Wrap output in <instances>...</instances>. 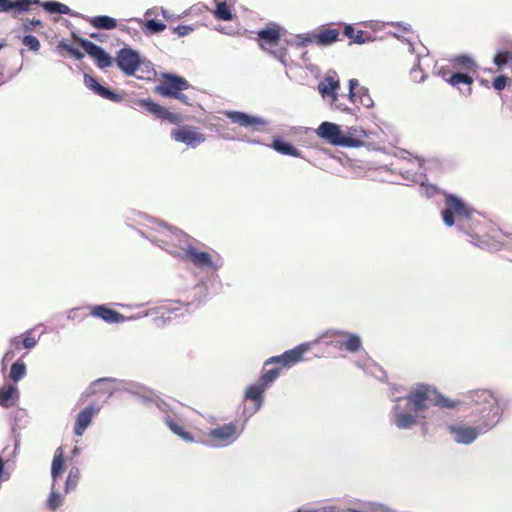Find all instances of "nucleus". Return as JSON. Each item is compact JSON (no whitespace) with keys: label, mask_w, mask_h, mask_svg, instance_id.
<instances>
[{"label":"nucleus","mask_w":512,"mask_h":512,"mask_svg":"<svg viewBox=\"0 0 512 512\" xmlns=\"http://www.w3.org/2000/svg\"><path fill=\"white\" fill-rule=\"evenodd\" d=\"M79 479H80V470L77 467H72L69 470V474H68V477L66 480V487H65L66 492H69L70 490L74 489L77 486Z\"/></svg>","instance_id":"40"},{"label":"nucleus","mask_w":512,"mask_h":512,"mask_svg":"<svg viewBox=\"0 0 512 512\" xmlns=\"http://www.w3.org/2000/svg\"><path fill=\"white\" fill-rule=\"evenodd\" d=\"M57 48L58 50L60 51H65L67 52L68 54H70V51L73 50L74 47H72L67 40L65 39H62L58 45H57Z\"/></svg>","instance_id":"50"},{"label":"nucleus","mask_w":512,"mask_h":512,"mask_svg":"<svg viewBox=\"0 0 512 512\" xmlns=\"http://www.w3.org/2000/svg\"><path fill=\"white\" fill-rule=\"evenodd\" d=\"M90 314L94 317L102 319L107 323H120L125 319L121 313L105 305H96L91 307Z\"/></svg>","instance_id":"20"},{"label":"nucleus","mask_w":512,"mask_h":512,"mask_svg":"<svg viewBox=\"0 0 512 512\" xmlns=\"http://www.w3.org/2000/svg\"><path fill=\"white\" fill-rule=\"evenodd\" d=\"M192 30L193 28L191 26L179 25L173 29V32L181 37L188 35Z\"/></svg>","instance_id":"47"},{"label":"nucleus","mask_w":512,"mask_h":512,"mask_svg":"<svg viewBox=\"0 0 512 512\" xmlns=\"http://www.w3.org/2000/svg\"><path fill=\"white\" fill-rule=\"evenodd\" d=\"M271 146L280 154L289 155L293 157H302L301 152L297 148H295L289 142L282 140L281 138H275Z\"/></svg>","instance_id":"32"},{"label":"nucleus","mask_w":512,"mask_h":512,"mask_svg":"<svg viewBox=\"0 0 512 512\" xmlns=\"http://www.w3.org/2000/svg\"><path fill=\"white\" fill-rule=\"evenodd\" d=\"M116 63L126 75L132 76L141 64L140 55L131 48L125 47L117 52Z\"/></svg>","instance_id":"11"},{"label":"nucleus","mask_w":512,"mask_h":512,"mask_svg":"<svg viewBox=\"0 0 512 512\" xmlns=\"http://www.w3.org/2000/svg\"><path fill=\"white\" fill-rule=\"evenodd\" d=\"M171 137L181 143L191 147H197L205 141V135L193 126L184 125L172 130Z\"/></svg>","instance_id":"12"},{"label":"nucleus","mask_w":512,"mask_h":512,"mask_svg":"<svg viewBox=\"0 0 512 512\" xmlns=\"http://www.w3.org/2000/svg\"><path fill=\"white\" fill-rule=\"evenodd\" d=\"M10 345H11L12 349L8 350L4 354L3 359H2L3 364H5L8 361H11L14 358L15 351H19V350H21V348H23L21 335L10 339Z\"/></svg>","instance_id":"37"},{"label":"nucleus","mask_w":512,"mask_h":512,"mask_svg":"<svg viewBox=\"0 0 512 512\" xmlns=\"http://www.w3.org/2000/svg\"><path fill=\"white\" fill-rule=\"evenodd\" d=\"M22 43L24 46H26L28 49L37 52L39 51L41 44L39 40L33 36V35H26L22 39Z\"/></svg>","instance_id":"44"},{"label":"nucleus","mask_w":512,"mask_h":512,"mask_svg":"<svg viewBox=\"0 0 512 512\" xmlns=\"http://www.w3.org/2000/svg\"><path fill=\"white\" fill-rule=\"evenodd\" d=\"M226 115L233 123H237L243 127H256L257 125L264 124L260 118L250 116L243 112H227Z\"/></svg>","instance_id":"25"},{"label":"nucleus","mask_w":512,"mask_h":512,"mask_svg":"<svg viewBox=\"0 0 512 512\" xmlns=\"http://www.w3.org/2000/svg\"><path fill=\"white\" fill-rule=\"evenodd\" d=\"M42 25L41 21L38 20V19H32V20H27L24 24H23V29L24 31H29V30H32V28L34 26H40Z\"/></svg>","instance_id":"49"},{"label":"nucleus","mask_w":512,"mask_h":512,"mask_svg":"<svg viewBox=\"0 0 512 512\" xmlns=\"http://www.w3.org/2000/svg\"><path fill=\"white\" fill-rule=\"evenodd\" d=\"M321 341L327 345L333 346L339 350H345L349 353H356L362 348V342L358 335L339 330L326 332L317 341H315V344L320 343Z\"/></svg>","instance_id":"6"},{"label":"nucleus","mask_w":512,"mask_h":512,"mask_svg":"<svg viewBox=\"0 0 512 512\" xmlns=\"http://www.w3.org/2000/svg\"><path fill=\"white\" fill-rule=\"evenodd\" d=\"M438 75L451 86L459 89L463 94L471 95L474 80L466 72H452L448 67L443 66L438 70Z\"/></svg>","instance_id":"9"},{"label":"nucleus","mask_w":512,"mask_h":512,"mask_svg":"<svg viewBox=\"0 0 512 512\" xmlns=\"http://www.w3.org/2000/svg\"><path fill=\"white\" fill-rule=\"evenodd\" d=\"M452 72H466L467 74L475 73L478 65L475 60L467 55H458L450 59L449 66Z\"/></svg>","instance_id":"19"},{"label":"nucleus","mask_w":512,"mask_h":512,"mask_svg":"<svg viewBox=\"0 0 512 512\" xmlns=\"http://www.w3.org/2000/svg\"><path fill=\"white\" fill-rule=\"evenodd\" d=\"M38 4L39 0H0V12H26Z\"/></svg>","instance_id":"22"},{"label":"nucleus","mask_w":512,"mask_h":512,"mask_svg":"<svg viewBox=\"0 0 512 512\" xmlns=\"http://www.w3.org/2000/svg\"><path fill=\"white\" fill-rule=\"evenodd\" d=\"M339 87L340 83L338 81H335L331 77H327L324 81L319 83L318 90L322 96H331L334 100H336V90Z\"/></svg>","instance_id":"35"},{"label":"nucleus","mask_w":512,"mask_h":512,"mask_svg":"<svg viewBox=\"0 0 512 512\" xmlns=\"http://www.w3.org/2000/svg\"><path fill=\"white\" fill-rule=\"evenodd\" d=\"M107 380H108V379H106V378L98 379V380H96V381H94V382L92 383L91 388H92V387H94V386H96L97 384H99V383H101V382H104V381H107Z\"/></svg>","instance_id":"52"},{"label":"nucleus","mask_w":512,"mask_h":512,"mask_svg":"<svg viewBox=\"0 0 512 512\" xmlns=\"http://www.w3.org/2000/svg\"><path fill=\"white\" fill-rule=\"evenodd\" d=\"M147 29L152 33L162 32L166 29V25L162 22H159L155 19H150L146 23Z\"/></svg>","instance_id":"45"},{"label":"nucleus","mask_w":512,"mask_h":512,"mask_svg":"<svg viewBox=\"0 0 512 512\" xmlns=\"http://www.w3.org/2000/svg\"><path fill=\"white\" fill-rule=\"evenodd\" d=\"M99 410L100 408L98 406L90 404L78 413L74 424L75 435L82 436L84 434Z\"/></svg>","instance_id":"17"},{"label":"nucleus","mask_w":512,"mask_h":512,"mask_svg":"<svg viewBox=\"0 0 512 512\" xmlns=\"http://www.w3.org/2000/svg\"><path fill=\"white\" fill-rule=\"evenodd\" d=\"M18 399L17 387L8 384L0 388V406L4 408L12 407L16 404Z\"/></svg>","instance_id":"26"},{"label":"nucleus","mask_w":512,"mask_h":512,"mask_svg":"<svg viewBox=\"0 0 512 512\" xmlns=\"http://www.w3.org/2000/svg\"><path fill=\"white\" fill-rule=\"evenodd\" d=\"M164 421L168 428L184 441L192 442L194 440L192 434L185 430L180 420L167 416Z\"/></svg>","instance_id":"28"},{"label":"nucleus","mask_w":512,"mask_h":512,"mask_svg":"<svg viewBox=\"0 0 512 512\" xmlns=\"http://www.w3.org/2000/svg\"><path fill=\"white\" fill-rule=\"evenodd\" d=\"M184 260H189L199 268H215L211 255L207 252L199 251L194 246L191 250L188 251V254Z\"/></svg>","instance_id":"24"},{"label":"nucleus","mask_w":512,"mask_h":512,"mask_svg":"<svg viewBox=\"0 0 512 512\" xmlns=\"http://www.w3.org/2000/svg\"><path fill=\"white\" fill-rule=\"evenodd\" d=\"M70 55L73 56L77 60H80L84 57V54L76 48H73V50L70 51Z\"/></svg>","instance_id":"51"},{"label":"nucleus","mask_w":512,"mask_h":512,"mask_svg":"<svg viewBox=\"0 0 512 512\" xmlns=\"http://www.w3.org/2000/svg\"><path fill=\"white\" fill-rule=\"evenodd\" d=\"M510 60H512V52L501 50L494 57V63L499 69L503 68Z\"/></svg>","instance_id":"42"},{"label":"nucleus","mask_w":512,"mask_h":512,"mask_svg":"<svg viewBox=\"0 0 512 512\" xmlns=\"http://www.w3.org/2000/svg\"><path fill=\"white\" fill-rule=\"evenodd\" d=\"M64 463V449L60 446L55 451L51 465V476L54 480L60 477L64 472Z\"/></svg>","instance_id":"33"},{"label":"nucleus","mask_w":512,"mask_h":512,"mask_svg":"<svg viewBox=\"0 0 512 512\" xmlns=\"http://www.w3.org/2000/svg\"><path fill=\"white\" fill-rule=\"evenodd\" d=\"M3 46H4V45H3L2 43H0V50L3 48Z\"/></svg>","instance_id":"56"},{"label":"nucleus","mask_w":512,"mask_h":512,"mask_svg":"<svg viewBox=\"0 0 512 512\" xmlns=\"http://www.w3.org/2000/svg\"><path fill=\"white\" fill-rule=\"evenodd\" d=\"M342 111H346L348 110L349 108L348 107H342L341 105L338 106Z\"/></svg>","instance_id":"54"},{"label":"nucleus","mask_w":512,"mask_h":512,"mask_svg":"<svg viewBox=\"0 0 512 512\" xmlns=\"http://www.w3.org/2000/svg\"><path fill=\"white\" fill-rule=\"evenodd\" d=\"M62 496L57 491H52L47 500V506L50 510L55 511L62 504Z\"/></svg>","instance_id":"43"},{"label":"nucleus","mask_w":512,"mask_h":512,"mask_svg":"<svg viewBox=\"0 0 512 512\" xmlns=\"http://www.w3.org/2000/svg\"><path fill=\"white\" fill-rule=\"evenodd\" d=\"M266 389L267 386L263 385V383L258 380L257 384L250 385L246 389L245 398L255 402L256 409H258L263 402V393Z\"/></svg>","instance_id":"29"},{"label":"nucleus","mask_w":512,"mask_h":512,"mask_svg":"<svg viewBox=\"0 0 512 512\" xmlns=\"http://www.w3.org/2000/svg\"><path fill=\"white\" fill-rule=\"evenodd\" d=\"M507 82H508V78L504 75H500L494 79L493 87L496 90L501 91L506 87Z\"/></svg>","instance_id":"46"},{"label":"nucleus","mask_w":512,"mask_h":512,"mask_svg":"<svg viewBox=\"0 0 512 512\" xmlns=\"http://www.w3.org/2000/svg\"><path fill=\"white\" fill-rule=\"evenodd\" d=\"M26 374V366L22 361H17L12 364L10 369V378L14 382L21 380Z\"/></svg>","instance_id":"39"},{"label":"nucleus","mask_w":512,"mask_h":512,"mask_svg":"<svg viewBox=\"0 0 512 512\" xmlns=\"http://www.w3.org/2000/svg\"><path fill=\"white\" fill-rule=\"evenodd\" d=\"M23 348L30 350L38 343V338L35 337L33 330H28L21 334Z\"/></svg>","instance_id":"41"},{"label":"nucleus","mask_w":512,"mask_h":512,"mask_svg":"<svg viewBox=\"0 0 512 512\" xmlns=\"http://www.w3.org/2000/svg\"><path fill=\"white\" fill-rule=\"evenodd\" d=\"M74 38L83 47L85 52L95 60L96 65L100 69H104L112 65V57L108 53H106L101 47L86 39H82L76 36H74Z\"/></svg>","instance_id":"13"},{"label":"nucleus","mask_w":512,"mask_h":512,"mask_svg":"<svg viewBox=\"0 0 512 512\" xmlns=\"http://www.w3.org/2000/svg\"><path fill=\"white\" fill-rule=\"evenodd\" d=\"M243 427L236 422L226 423L209 430L206 433V440L214 446H227L238 439Z\"/></svg>","instance_id":"7"},{"label":"nucleus","mask_w":512,"mask_h":512,"mask_svg":"<svg viewBox=\"0 0 512 512\" xmlns=\"http://www.w3.org/2000/svg\"><path fill=\"white\" fill-rule=\"evenodd\" d=\"M319 138L334 146H343V130L332 122H322L316 129Z\"/></svg>","instance_id":"16"},{"label":"nucleus","mask_w":512,"mask_h":512,"mask_svg":"<svg viewBox=\"0 0 512 512\" xmlns=\"http://www.w3.org/2000/svg\"><path fill=\"white\" fill-rule=\"evenodd\" d=\"M406 400L416 415L404 412L396 413L394 422L401 429L413 426L418 414L427 410L430 406L453 409L460 404L459 401L449 399L436 388L426 384H417L406 396Z\"/></svg>","instance_id":"1"},{"label":"nucleus","mask_w":512,"mask_h":512,"mask_svg":"<svg viewBox=\"0 0 512 512\" xmlns=\"http://www.w3.org/2000/svg\"><path fill=\"white\" fill-rule=\"evenodd\" d=\"M43 8L50 13L69 14L70 8L56 1H48L42 4Z\"/></svg>","instance_id":"38"},{"label":"nucleus","mask_w":512,"mask_h":512,"mask_svg":"<svg viewBox=\"0 0 512 512\" xmlns=\"http://www.w3.org/2000/svg\"><path fill=\"white\" fill-rule=\"evenodd\" d=\"M310 36H311V34H310V35H307L306 37H304V38H303V41H302V44H304V45L309 44V43H310V42H309Z\"/></svg>","instance_id":"53"},{"label":"nucleus","mask_w":512,"mask_h":512,"mask_svg":"<svg viewBox=\"0 0 512 512\" xmlns=\"http://www.w3.org/2000/svg\"><path fill=\"white\" fill-rule=\"evenodd\" d=\"M366 133L359 127H350L346 131H343V146L357 148L361 147L365 143Z\"/></svg>","instance_id":"21"},{"label":"nucleus","mask_w":512,"mask_h":512,"mask_svg":"<svg viewBox=\"0 0 512 512\" xmlns=\"http://www.w3.org/2000/svg\"><path fill=\"white\" fill-rule=\"evenodd\" d=\"M138 104L157 118L168 120L171 123H177L179 121V117L176 114L170 112L151 99L139 100Z\"/></svg>","instance_id":"18"},{"label":"nucleus","mask_w":512,"mask_h":512,"mask_svg":"<svg viewBox=\"0 0 512 512\" xmlns=\"http://www.w3.org/2000/svg\"><path fill=\"white\" fill-rule=\"evenodd\" d=\"M158 241L167 252L183 260L193 247L191 237L179 229H169L165 237Z\"/></svg>","instance_id":"5"},{"label":"nucleus","mask_w":512,"mask_h":512,"mask_svg":"<svg viewBox=\"0 0 512 512\" xmlns=\"http://www.w3.org/2000/svg\"><path fill=\"white\" fill-rule=\"evenodd\" d=\"M257 42L260 48L271 53L274 57L284 61L286 49L278 47L281 37V27L276 23H269L266 28L258 31Z\"/></svg>","instance_id":"4"},{"label":"nucleus","mask_w":512,"mask_h":512,"mask_svg":"<svg viewBox=\"0 0 512 512\" xmlns=\"http://www.w3.org/2000/svg\"><path fill=\"white\" fill-rule=\"evenodd\" d=\"M190 87L189 82L178 75L163 74L160 83L155 87V92L163 97L175 98L185 105H191L190 99L182 94V91Z\"/></svg>","instance_id":"3"},{"label":"nucleus","mask_w":512,"mask_h":512,"mask_svg":"<svg viewBox=\"0 0 512 512\" xmlns=\"http://www.w3.org/2000/svg\"><path fill=\"white\" fill-rule=\"evenodd\" d=\"M341 35L348 38L350 40V44H363L369 39L363 30H355V28L350 24L344 25Z\"/></svg>","instance_id":"31"},{"label":"nucleus","mask_w":512,"mask_h":512,"mask_svg":"<svg viewBox=\"0 0 512 512\" xmlns=\"http://www.w3.org/2000/svg\"><path fill=\"white\" fill-rule=\"evenodd\" d=\"M313 345H315V342L302 343L291 350L285 351L280 356L269 358L266 360V365L281 364L283 368L292 367L303 359V355L308 352Z\"/></svg>","instance_id":"10"},{"label":"nucleus","mask_w":512,"mask_h":512,"mask_svg":"<svg viewBox=\"0 0 512 512\" xmlns=\"http://www.w3.org/2000/svg\"><path fill=\"white\" fill-rule=\"evenodd\" d=\"M297 512H338V510L336 509V507L327 506V507H321V508L313 509V510L299 509V510H297Z\"/></svg>","instance_id":"48"},{"label":"nucleus","mask_w":512,"mask_h":512,"mask_svg":"<svg viewBox=\"0 0 512 512\" xmlns=\"http://www.w3.org/2000/svg\"><path fill=\"white\" fill-rule=\"evenodd\" d=\"M340 36L341 24H339L338 27L322 26L316 32L311 34L309 42L319 46H328L336 41L342 40Z\"/></svg>","instance_id":"15"},{"label":"nucleus","mask_w":512,"mask_h":512,"mask_svg":"<svg viewBox=\"0 0 512 512\" xmlns=\"http://www.w3.org/2000/svg\"><path fill=\"white\" fill-rule=\"evenodd\" d=\"M358 86L356 79L349 81V100L355 105L370 107L373 104L371 97L367 93L357 94L355 88Z\"/></svg>","instance_id":"27"},{"label":"nucleus","mask_w":512,"mask_h":512,"mask_svg":"<svg viewBox=\"0 0 512 512\" xmlns=\"http://www.w3.org/2000/svg\"><path fill=\"white\" fill-rule=\"evenodd\" d=\"M446 208L442 211V218L447 226H453L455 216L458 218H470L472 210L458 197L447 195L445 197Z\"/></svg>","instance_id":"8"},{"label":"nucleus","mask_w":512,"mask_h":512,"mask_svg":"<svg viewBox=\"0 0 512 512\" xmlns=\"http://www.w3.org/2000/svg\"><path fill=\"white\" fill-rule=\"evenodd\" d=\"M281 364H272L271 366H267L266 362L264 363L263 373L259 378V381L263 383L265 386H269L272 382H274L279 376L280 371L282 370Z\"/></svg>","instance_id":"34"},{"label":"nucleus","mask_w":512,"mask_h":512,"mask_svg":"<svg viewBox=\"0 0 512 512\" xmlns=\"http://www.w3.org/2000/svg\"><path fill=\"white\" fill-rule=\"evenodd\" d=\"M84 83L87 88L94 91L97 95L101 96L104 99H108L111 101H118L120 99V97L114 91L102 86L93 76L85 74Z\"/></svg>","instance_id":"23"},{"label":"nucleus","mask_w":512,"mask_h":512,"mask_svg":"<svg viewBox=\"0 0 512 512\" xmlns=\"http://www.w3.org/2000/svg\"><path fill=\"white\" fill-rule=\"evenodd\" d=\"M215 9L213 15L218 20L229 21L233 19L232 4H229L227 0H214Z\"/></svg>","instance_id":"30"},{"label":"nucleus","mask_w":512,"mask_h":512,"mask_svg":"<svg viewBox=\"0 0 512 512\" xmlns=\"http://www.w3.org/2000/svg\"><path fill=\"white\" fill-rule=\"evenodd\" d=\"M467 397L482 414L484 428L492 427L500 415L499 398L487 389L469 391Z\"/></svg>","instance_id":"2"},{"label":"nucleus","mask_w":512,"mask_h":512,"mask_svg":"<svg viewBox=\"0 0 512 512\" xmlns=\"http://www.w3.org/2000/svg\"><path fill=\"white\" fill-rule=\"evenodd\" d=\"M90 24L97 29L104 30H112L117 27L116 19L106 15L95 16L91 18Z\"/></svg>","instance_id":"36"},{"label":"nucleus","mask_w":512,"mask_h":512,"mask_svg":"<svg viewBox=\"0 0 512 512\" xmlns=\"http://www.w3.org/2000/svg\"><path fill=\"white\" fill-rule=\"evenodd\" d=\"M78 452H79V449L76 447V448L73 450V454H74V455H76V454H78Z\"/></svg>","instance_id":"55"},{"label":"nucleus","mask_w":512,"mask_h":512,"mask_svg":"<svg viewBox=\"0 0 512 512\" xmlns=\"http://www.w3.org/2000/svg\"><path fill=\"white\" fill-rule=\"evenodd\" d=\"M484 424L478 427H470L462 424H453L448 426V431L454 436V440L461 444L472 443L485 430Z\"/></svg>","instance_id":"14"}]
</instances>
